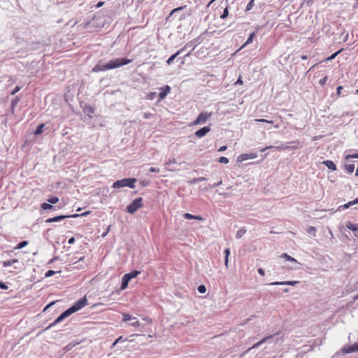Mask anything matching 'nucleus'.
<instances>
[{
	"label": "nucleus",
	"mask_w": 358,
	"mask_h": 358,
	"mask_svg": "<svg viewBox=\"0 0 358 358\" xmlns=\"http://www.w3.org/2000/svg\"><path fill=\"white\" fill-rule=\"evenodd\" d=\"M87 305V299L84 296L77 301L72 306L63 312L53 322L50 324L44 331L48 330L55 326L57 324L61 322L63 320L70 316L71 314L80 310L83 307Z\"/></svg>",
	"instance_id": "nucleus-1"
},
{
	"label": "nucleus",
	"mask_w": 358,
	"mask_h": 358,
	"mask_svg": "<svg viewBox=\"0 0 358 358\" xmlns=\"http://www.w3.org/2000/svg\"><path fill=\"white\" fill-rule=\"evenodd\" d=\"M132 62L131 59L127 58H117L109 61L106 64H103L99 61L92 69V72L106 71L108 70L121 67L124 65L128 64Z\"/></svg>",
	"instance_id": "nucleus-2"
},
{
	"label": "nucleus",
	"mask_w": 358,
	"mask_h": 358,
	"mask_svg": "<svg viewBox=\"0 0 358 358\" xmlns=\"http://www.w3.org/2000/svg\"><path fill=\"white\" fill-rule=\"evenodd\" d=\"M136 181L137 180L136 178H124L113 182V187L118 189L124 187H129L133 189L135 187V183Z\"/></svg>",
	"instance_id": "nucleus-3"
},
{
	"label": "nucleus",
	"mask_w": 358,
	"mask_h": 358,
	"mask_svg": "<svg viewBox=\"0 0 358 358\" xmlns=\"http://www.w3.org/2000/svg\"><path fill=\"white\" fill-rule=\"evenodd\" d=\"M143 206V199L141 197L135 199L130 204L127 206V210L130 214L134 213L138 209Z\"/></svg>",
	"instance_id": "nucleus-4"
},
{
	"label": "nucleus",
	"mask_w": 358,
	"mask_h": 358,
	"mask_svg": "<svg viewBox=\"0 0 358 358\" xmlns=\"http://www.w3.org/2000/svg\"><path fill=\"white\" fill-rule=\"evenodd\" d=\"M88 214L87 212L86 213H84L81 215H79V214H73V215H58V216H55V217H51V218H48V220H45V222L47 223H51V222H59V221H62L66 218H68V217H78L79 216H83V215H85Z\"/></svg>",
	"instance_id": "nucleus-5"
},
{
	"label": "nucleus",
	"mask_w": 358,
	"mask_h": 358,
	"mask_svg": "<svg viewBox=\"0 0 358 358\" xmlns=\"http://www.w3.org/2000/svg\"><path fill=\"white\" fill-rule=\"evenodd\" d=\"M211 113L204 112L201 113L198 117L196 118V120L193 122V124L198 125V124H202L206 122V121L210 118L211 116Z\"/></svg>",
	"instance_id": "nucleus-6"
},
{
	"label": "nucleus",
	"mask_w": 358,
	"mask_h": 358,
	"mask_svg": "<svg viewBox=\"0 0 358 358\" xmlns=\"http://www.w3.org/2000/svg\"><path fill=\"white\" fill-rule=\"evenodd\" d=\"M160 92L159 94V101H162L165 99L167 94L171 91V87L169 85H165L164 87H160Z\"/></svg>",
	"instance_id": "nucleus-7"
},
{
	"label": "nucleus",
	"mask_w": 358,
	"mask_h": 358,
	"mask_svg": "<svg viewBox=\"0 0 358 358\" xmlns=\"http://www.w3.org/2000/svg\"><path fill=\"white\" fill-rule=\"evenodd\" d=\"M257 155L253 152L241 154L238 157V162H243L248 159H255Z\"/></svg>",
	"instance_id": "nucleus-8"
},
{
	"label": "nucleus",
	"mask_w": 358,
	"mask_h": 358,
	"mask_svg": "<svg viewBox=\"0 0 358 358\" xmlns=\"http://www.w3.org/2000/svg\"><path fill=\"white\" fill-rule=\"evenodd\" d=\"M210 131L209 126L203 127L195 132V136L198 138H202Z\"/></svg>",
	"instance_id": "nucleus-9"
},
{
	"label": "nucleus",
	"mask_w": 358,
	"mask_h": 358,
	"mask_svg": "<svg viewBox=\"0 0 358 358\" xmlns=\"http://www.w3.org/2000/svg\"><path fill=\"white\" fill-rule=\"evenodd\" d=\"M299 283V281H278V282H273L268 284V285H296Z\"/></svg>",
	"instance_id": "nucleus-10"
},
{
	"label": "nucleus",
	"mask_w": 358,
	"mask_h": 358,
	"mask_svg": "<svg viewBox=\"0 0 358 358\" xmlns=\"http://www.w3.org/2000/svg\"><path fill=\"white\" fill-rule=\"evenodd\" d=\"M343 350L345 353L358 352V343L349 345L348 347H345Z\"/></svg>",
	"instance_id": "nucleus-11"
},
{
	"label": "nucleus",
	"mask_w": 358,
	"mask_h": 358,
	"mask_svg": "<svg viewBox=\"0 0 358 358\" xmlns=\"http://www.w3.org/2000/svg\"><path fill=\"white\" fill-rule=\"evenodd\" d=\"M346 227L348 229L353 231L355 232V236L358 238V224H352L351 222H348L346 224Z\"/></svg>",
	"instance_id": "nucleus-12"
},
{
	"label": "nucleus",
	"mask_w": 358,
	"mask_h": 358,
	"mask_svg": "<svg viewBox=\"0 0 358 358\" xmlns=\"http://www.w3.org/2000/svg\"><path fill=\"white\" fill-rule=\"evenodd\" d=\"M183 217L186 220H197L199 221L203 220V218L199 215H194L190 213H186L183 215Z\"/></svg>",
	"instance_id": "nucleus-13"
},
{
	"label": "nucleus",
	"mask_w": 358,
	"mask_h": 358,
	"mask_svg": "<svg viewBox=\"0 0 358 358\" xmlns=\"http://www.w3.org/2000/svg\"><path fill=\"white\" fill-rule=\"evenodd\" d=\"M182 52V50H179L178 51H177L175 54H173V55H171L166 61V64L168 65H171L174 59L180 55Z\"/></svg>",
	"instance_id": "nucleus-14"
},
{
	"label": "nucleus",
	"mask_w": 358,
	"mask_h": 358,
	"mask_svg": "<svg viewBox=\"0 0 358 358\" xmlns=\"http://www.w3.org/2000/svg\"><path fill=\"white\" fill-rule=\"evenodd\" d=\"M323 164L330 170H332V171L336 170V166L332 161L326 160V161L323 162Z\"/></svg>",
	"instance_id": "nucleus-15"
},
{
	"label": "nucleus",
	"mask_w": 358,
	"mask_h": 358,
	"mask_svg": "<svg viewBox=\"0 0 358 358\" xmlns=\"http://www.w3.org/2000/svg\"><path fill=\"white\" fill-rule=\"evenodd\" d=\"M140 273V271H132L130 273H126L124 275L130 280L132 278H136L138 274Z\"/></svg>",
	"instance_id": "nucleus-16"
},
{
	"label": "nucleus",
	"mask_w": 358,
	"mask_h": 358,
	"mask_svg": "<svg viewBox=\"0 0 358 358\" xmlns=\"http://www.w3.org/2000/svg\"><path fill=\"white\" fill-rule=\"evenodd\" d=\"M17 262H18V260L17 259H13L10 260L3 261L2 262V264L3 267H8Z\"/></svg>",
	"instance_id": "nucleus-17"
},
{
	"label": "nucleus",
	"mask_w": 358,
	"mask_h": 358,
	"mask_svg": "<svg viewBox=\"0 0 358 358\" xmlns=\"http://www.w3.org/2000/svg\"><path fill=\"white\" fill-rule=\"evenodd\" d=\"M280 257L284 258L286 261H289V262H294L296 264H299V262L294 258H293L292 257L289 256L287 253H283L280 256Z\"/></svg>",
	"instance_id": "nucleus-18"
},
{
	"label": "nucleus",
	"mask_w": 358,
	"mask_h": 358,
	"mask_svg": "<svg viewBox=\"0 0 358 358\" xmlns=\"http://www.w3.org/2000/svg\"><path fill=\"white\" fill-rule=\"evenodd\" d=\"M129 282V280L128 279H127V278L124 275H123V277L122 278L120 289L121 290L125 289L128 286Z\"/></svg>",
	"instance_id": "nucleus-19"
},
{
	"label": "nucleus",
	"mask_w": 358,
	"mask_h": 358,
	"mask_svg": "<svg viewBox=\"0 0 358 358\" xmlns=\"http://www.w3.org/2000/svg\"><path fill=\"white\" fill-rule=\"evenodd\" d=\"M196 41H191L189 42H188L185 46H184V48H191V51L193 50L195 47L196 46Z\"/></svg>",
	"instance_id": "nucleus-20"
},
{
	"label": "nucleus",
	"mask_w": 358,
	"mask_h": 358,
	"mask_svg": "<svg viewBox=\"0 0 358 358\" xmlns=\"http://www.w3.org/2000/svg\"><path fill=\"white\" fill-rule=\"evenodd\" d=\"M78 344H79L78 342H71L64 348V350L68 352Z\"/></svg>",
	"instance_id": "nucleus-21"
},
{
	"label": "nucleus",
	"mask_w": 358,
	"mask_h": 358,
	"mask_svg": "<svg viewBox=\"0 0 358 358\" xmlns=\"http://www.w3.org/2000/svg\"><path fill=\"white\" fill-rule=\"evenodd\" d=\"M255 36V32H253L252 33L249 37L248 38L247 41H245V43L243 45V46L241 47L242 48H244L245 47L246 45H248V44L251 43L253 41V38Z\"/></svg>",
	"instance_id": "nucleus-22"
},
{
	"label": "nucleus",
	"mask_w": 358,
	"mask_h": 358,
	"mask_svg": "<svg viewBox=\"0 0 358 358\" xmlns=\"http://www.w3.org/2000/svg\"><path fill=\"white\" fill-rule=\"evenodd\" d=\"M246 233V229L244 228H242L239 229L236 234V238H241Z\"/></svg>",
	"instance_id": "nucleus-23"
},
{
	"label": "nucleus",
	"mask_w": 358,
	"mask_h": 358,
	"mask_svg": "<svg viewBox=\"0 0 358 358\" xmlns=\"http://www.w3.org/2000/svg\"><path fill=\"white\" fill-rule=\"evenodd\" d=\"M43 128H44V124H39L37 127L36 131H34V134L35 135L41 134L43 131Z\"/></svg>",
	"instance_id": "nucleus-24"
},
{
	"label": "nucleus",
	"mask_w": 358,
	"mask_h": 358,
	"mask_svg": "<svg viewBox=\"0 0 358 358\" xmlns=\"http://www.w3.org/2000/svg\"><path fill=\"white\" fill-rule=\"evenodd\" d=\"M345 169L346 171L349 173H353L355 170V165L354 164H346L345 166Z\"/></svg>",
	"instance_id": "nucleus-25"
},
{
	"label": "nucleus",
	"mask_w": 358,
	"mask_h": 358,
	"mask_svg": "<svg viewBox=\"0 0 358 358\" xmlns=\"http://www.w3.org/2000/svg\"><path fill=\"white\" fill-rule=\"evenodd\" d=\"M134 317H132L129 313H122V321L123 322H127L129 320H132Z\"/></svg>",
	"instance_id": "nucleus-26"
},
{
	"label": "nucleus",
	"mask_w": 358,
	"mask_h": 358,
	"mask_svg": "<svg viewBox=\"0 0 358 358\" xmlns=\"http://www.w3.org/2000/svg\"><path fill=\"white\" fill-rule=\"evenodd\" d=\"M28 245V241H23L20 243H19L17 246L15 248V249H22L24 247L27 246Z\"/></svg>",
	"instance_id": "nucleus-27"
},
{
	"label": "nucleus",
	"mask_w": 358,
	"mask_h": 358,
	"mask_svg": "<svg viewBox=\"0 0 358 358\" xmlns=\"http://www.w3.org/2000/svg\"><path fill=\"white\" fill-rule=\"evenodd\" d=\"M271 337L270 336H268V337H266L264 338H263L262 340H261L260 341H259L258 343H255V345H253V346L251 348H257V347L260 346L262 344H263L267 339L270 338Z\"/></svg>",
	"instance_id": "nucleus-28"
},
{
	"label": "nucleus",
	"mask_w": 358,
	"mask_h": 358,
	"mask_svg": "<svg viewBox=\"0 0 358 358\" xmlns=\"http://www.w3.org/2000/svg\"><path fill=\"white\" fill-rule=\"evenodd\" d=\"M289 148H290L289 146L285 145L284 144H281V145H278V146H274V148H275L278 151L285 150H287V149H288Z\"/></svg>",
	"instance_id": "nucleus-29"
},
{
	"label": "nucleus",
	"mask_w": 358,
	"mask_h": 358,
	"mask_svg": "<svg viewBox=\"0 0 358 358\" xmlns=\"http://www.w3.org/2000/svg\"><path fill=\"white\" fill-rule=\"evenodd\" d=\"M43 210H50L53 208V206L50 203H43L41 206Z\"/></svg>",
	"instance_id": "nucleus-30"
},
{
	"label": "nucleus",
	"mask_w": 358,
	"mask_h": 358,
	"mask_svg": "<svg viewBox=\"0 0 358 358\" xmlns=\"http://www.w3.org/2000/svg\"><path fill=\"white\" fill-rule=\"evenodd\" d=\"M48 201L50 204H55L59 201V198L57 196H52L50 199H48Z\"/></svg>",
	"instance_id": "nucleus-31"
},
{
	"label": "nucleus",
	"mask_w": 358,
	"mask_h": 358,
	"mask_svg": "<svg viewBox=\"0 0 358 358\" xmlns=\"http://www.w3.org/2000/svg\"><path fill=\"white\" fill-rule=\"evenodd\" d=\"M131 321L132 322L130 323L131 326H132V327H139L140 326V322L137 320L136 317H134Z\"/></svg>",
	"instance_id": "nucleus-32"
},
{
	"label": "nucleus",
	"mask_w": 358,
	"mask_h": 358,
	"mask_svg": "<svg viewBox=\"0 0 358 358\" xmlns=\"http://www.w3.org/2000/svg\"><path fill=\"white\" fill-rule=\"evenodd\" d=\"M353 205H355V203H354V202L352 201H349L348 203H345V204H344L343 206H341L339 207V209H341V208L346 209V208H348L352 206Z\"/></svg>",
	"instance_id": "nucleus-33"
},
{
	"label": "nucleus",
	"mask_w": 358,
	"mask_h": 358,
	"mask_svg": "<svg viewBox=\"0 0 358 358\" xmlns=\"http://www.w3.org/2000/svg\"><path fill=\"white\" fill-rule=\"evenodd\" d=\"M343 50L341 49L335 53L332 54L330 57H327L324 61H330L334 59Z\"/></svg>",
	"instance_id": "nucleus-34"
},
{
	"label": "nucleus",
	"mask_w": 358,
	"mask_h": 358,
	"mask_svg": "<svg viewBox=\"0 0 358 358\" xmlns=\"http://www.w3.org/2000/svg\"><path fill=\"white\" fill-rule=\"evenodd\" d=\"M61 273V271H55L53 270H49L45 274V278H49V277H51L55 273Z\"/></svg>",
	"instance_id": "nucleus-35"
},
{
	"label": "nucleus",
	"mask_w": 358,
	"mask_h": 358,
	"mask_svg": "<svg viewBox=\"0 0 358 358\" xmlns=\"http://www.w3.org/2000/svg\"><path fill=\"white\" fill-rule=\"evenodd\" d=\"M204 180H206V178H204V177L195 178L192 180L191 182L192 184H196V183H198V182H202Z\"/></svg>",
	"instance_id": "nucleus-36"
},
{
	"label": "nucleus",
	"mask_w": 358,
	"mask_h": 358,
	"mask_svg": "<svg viewBox=\"0 0 358 358\" xmlns=\"http://www.w3.org/2000/svg\"><path fill=\"white\" fill-rule=\"evenodd\" d=\"M307 232L313 236L316 234V229L314 227H310L307 230Z\"/></svg>",
	"instance_id": "nucleus-37"
},
{
	"label": "nucleus",
	"mask_w": 358,
	"mask_h": 358,
	"mask_svg": "<svg viewBox=\"0 0 358 358\" xmlns=\"http://www.w3.org/2000/svg\"><path fill=\"white\" fill-rule=\"evenodd\" d=\"M217 161L220 162V163H222V164H228L229 163V159L225 157H220Z\"/></svg>",
	"instance_id": "nucleus-38"
},
{
	"label": "nucleus",
	"mask_w": 358,
	"mask_h": 358,
	"mask_svg": "<svg viewBox=\"0 0 358 358\" xmlns=\"http://www.w3.org/2000/svg\"><path fill=\"white\" fill-rule=\"evenodd\" d=\"M197 289H198V292L201 294H204L206 291V288L205 285H199Z\"/></svg>",
	"instance_id": "nucleus-39"
},
{
	"label": "nucleus",
	"mask_w": 358,
	"mask_h": 358,
	"mask_svg": "<svg viewBox=\"0 0 358 358\" xmlns=\"http://www.w3.org/2000/svg\"><path fill=\"white\" fill-rule=\"evenodd\" d=\"M352 158L358 159V152L355 153V154L348 155L345 156V159H347V160H349L350 159H352Z\"/></svg>",
	"instance_id": "nucleus-40"
},
{
	"label": "nucleus",
	"mask_w": 358,
	"mask_h": 358,
	"mask_svg": "<svg viewBox=\"0 0 358 358\" xmlns=\"http://www.w3.org/2000/svg\"><path fill=\"white\" fill-rule=\"evenodd\" d=\"M229 15V10H228V8L226 7L222 14V15L220 16V17L222 19H225L227 16Z\"/></svg>",
	"instance_id": "nucleus-41"
},
{
	"label": "nucleus",
	"mask_w": 358,
	"mask_h": 358,
	"mask_svg": "<svg viewBox=\"0 0 358 358\" xmlns=\"http://www.w3.org/2000/svg\"><path fill=\"white\" fill-rule=\"evenodd\" d=\"M255 121L259 122H266L269 124H273V122L272 120H267L266 119H255Z\"/></svg>",
	"instance_id": "nucleus-42"
},
{
	"label": "nucleus",
	"mask_w": 358,
	"mask_h": 358,
	"mask_svg": "<svg viewBox=\"0 0 358 358\" xmlns=\"http://www.w3.org/2000/svg\"><path fill=\"white\" fill-rule=\"evenodd\" d=\"M127 338H124L122 336H120L119 338H117L115 341V344H117L120 342H125L127 341Z\"/></svg>",
	"instance_id": "nucleus-43"
},
{
	"label": "nucleus",
	"mask_w": 358,
	"mask_h": 358,
	"mask_svg": "<svg viewBox=\"0 0 358 358\" xmlns=\"http://www.w3.org/2000/svg\"><path fill=\"white\" fill-rule=\"evenodd\" d=\"M328 76H324L323 78L320 79L319 83L320 85L323 86L327 81Z\"/></svg>",
	"instance_id": "nucleus-44"
},
{
	"label": "nucleus",
	"mask_w": 358,
	"mask_h": 358,
	"mask_svg": "<svg viewBox=\"0 0 358 358\" xmlns=\"http://www.w3.org/2000/svg\"><path fill=\"white\" fill-rule=\"evenodd\" d=\"M184 6H180V7H178V8H174L171 10L170 15H173V13H176V12H178L182 9H184Z\"/></svg>",
	"instance_id": "nucleus-45"
},
{
	"label": "nucleus",
	"mask_w": 358,
	"mask_h": 358,
	"mask_svg": "<svg viewBox=\"0 0 358 358\" xmlns=\"http://www.w3.org/2000/svg\"><path fill=\"white\" fill-rule=\"evenodd\" d=\"M157 95V92H150L148 94V98L150 99V100H153L155 97V96Z\"/></svg>",
	"instance_id": "nucleus-46"
},
{
	"label": "nucleus",
	"mask_w": 358,
	"mask_h": 358,
	"mask_svg": "<svg viewBox=\"0 0 358 358\" xmlns=\"http://www.w3.org/2000/svg\"><path fill=\"white\" fill-rule=\"evenodd\" d=\"M0 289H8V287L3 282L0 281Z\"/></svg>",
	"instance_id": "nucleus-47"
},
{
	"label": "nucleus",
	"mask_w": 358,
	"mask_h": 358,
	"mask_svg": "<svg viewBox=\"0 0 358 358\" xmlns=\"http://www.w3.org/2000/svg\"><path fill=\"white\" fill-rule=\"evenodd\" d=\"M149 172H150V173H159V169H157V168H155V167H151V168L149 169Z\"/></svg>",
	"instance_id": "nucleus-48"
},
{
	"label": "nucleus",
	"mask_w": 358,
	"mask_h": 358,
	"mask_svg": "<svg viewBox=\"0 0 358 358\" xmlns=\"http://www.w3.org/2000/svg\"><path fill=\"white\" fill-rule=\"evenodd\" d=\"M20 90V87L16 86L10 92L12 95L15 94Z\"/></svg>",
	"instance_id": "nucleus-49"
},
{
	"label": "nucleus",
	"mask_w": 358,
	"mask_h": 358,
	"mask_svg": "<svg viewBox=\"0 0 358 358\" xmlns=\"http://www.w3.org/2000/svg\"><path fill=\"white\" fill-rule=\"evenodd\" d=\"M222 184V180H220L219 182H215V183H214L213 185H212L210 186V188H212V189H213V188H215V187H217V186L221 185Z\"/></svg>",
	"instance_id": "nucleus-50"
},
{
	"label": "nucleus",
	"mask_w": 358,
	"mask_h": 358,
	"mask_svg": "<svg viewBox=\"0 0 358 358\" xmlns=\"http://www.w3.org/2000/svg\"><path fill=\"white\" fill-rule=\"evenodd\" d=\"M257 272L258 273L262 275V276H264L265 275V271L263 268H259L258 270H257Z\"/></svg>",
	"instance_id": "nucleus-51"
},
{
	"label": "nucleus",
	"mask_w": 358,
	"mask_h": 358,
	"mask_svg": "<svg viewBox=\"0 0 358 358\" xmlns=\"http://www.w3.org/2000/svg\"><path fill=\"white\" fill-rule=\"evenodd\" d=\"M272 148H274V146H272V145L267 146V147H265V148H264L261 149V150H260V152H265L266 150H269V149H272Z\"/></svg>",
	"instance_id": "nucleus-52"
},
{
	"label": "nucleus",
	"mask_w": 358,
	"mask_h": 358,
	"mask_svg": "<svg viewBox=\"0 0 358 358\" xmlns=\"http://www.w3.org/2000/svg\"><path fill=\"white\" fill-rule=\"evenodd\" d=\"M152 116V115L151 113H144V114H143V117H144L145 119H149V118H150Z\"/></svg>",
	"instance_id": "nucleus-53"
},
{
	"label": "nucleus",
	"mask_w": 358,
	"mask_h": 358,
	"mask_svg": "<svg viewBox=\"0 0 358 358\" xmlns=\"http://www.w3.org/2000/svg\"><path fill=\"white\" fill-rule=\"evenodd\" d=\"M18 103V100L17 99H15V100H13L12 102H11V108L12 109H13L15 108V106Z\"/></svg>",
	"instance_id": "nucleus-54"
},
{
	"label": "nucleus",
	"mask_w": 358,
	"mask_h": 358,
	"mask_svg": "<svg viewBox=\"0 0 358 358\" xmlns=\"http://www.w3.org/2000/svg\"><path fill=\"white\" fill-rule=\"evenodd\" d=\"M342 90H343V87L342 86L337 87V88H336V94H337V95L339 96L341 94V92Z\"/></svg>",
	"instance_id": "nucleus-55"
},
{
	"label": "nucleus",
	"mask_w": 358,
	"mask_h": 358,
	"mask_svg": "<svg viewBox=\"0 0 358 358\" xmlns=\"http://www.w3.org/2000/svg\"><path fill=\"white\" fill-rule=\"evenodd\" d=\"M224 256L225 257H229V255H230V250L229 248H227L224 250Z\"/></svg>",
	"instance_id": "nucleus-56"
},
{
	"label": "nucleus",
	"mask_w": 358,
	"mask_h": 358,
	"mask_svg": "<svg viewBox=\"0 0 358 358\" xmlns=\"http://www.w3.org/2000/svg\"><path fill=\"white\" fill-rule=\"evenodd\" d=\"M171 164H176V161L175 159L169 160V162H166V166H170Z\"/></svg>",
	"instance_id": "nucleus-57"
},
{
	"label": "nucleus",
	"mask_w": 358,
	"mask_h": 358,
	"mask_svg": "<svg viewBox=\"0 0 358 358\" xmlns=\"http://www.w3.org/2000/svg\"><path fill=\"white\" fill-rule=\"evenodd\" d=\"M75 243V238L73 237H71L69 239L68 243L70 245H72Z\"/></svg>",
	"instance_id": "nucleus-58"
},
{
	"label": "nucleus",
	"mask_w": 358,
	"mask_h": 358,
	"mask_svg": "<svg viewBox=\"0 0 358 358\" xmlns=\"http://www.w3.org/2000/svg\"><path fill=\"white\" fill-rule=\"evenodd\" d=\"M227 150V146L226 145H223V146H221L219 149H218V152H224Z\"/></svg>",
	"instance_id": "nucleus-59"
},
{
	"label": "nucleus",
	"mask_w": 358,
	"mask_h": 358,
	"mask_svg": "<svg viewBox=\"0 0 358 358\" xmlns=\"http://www.w3.org/2000/svg\"><path fill=\"white\" fill-rule=\"evenodd\" d=\"M54 303H55V302H54V301H52V302L50 303L48 305H47V306L45 307V308H44L43 311H45L48 308H50L52 305H53Z\"/></svg>",
	"instance_id": "nucleus-60"
},
{
	"label": "nucleus",
	"mask_w": 358,
	"mask_h": 358,
	"mask_svg": "<svg viewBox=\"0 0 358 358\" xmlns=\"http://www.w3.org/2000/svg\"><path fill=\"white\" fill-rule=\"evenodd\" d=\"M229 263V257H224V264L227 267H228Z\"/></svg>",
	"instance_id": "nucleus-61"
},
{
	"label": "nucleus",
	"mask_w": 358,
	"mask_h": 358,
	"mask_svg": "<svg viewBox=\"0 0 358 358\" xmlns=\"http://www.w3.org/2000/svg\"><path fill=\"white\" fill-rule=\"evenodd\" d=\"M104 4V2L103 1H99L96 5V7L98 8H100Z\"/></svg>",
	"instance_id": "nucleus-62"
},
{
	"label": "nucleus",
	"mask_w": 358,
	"mask_h": 358,
	"mask_svg": "<svg viewBox=\"0 0 358 358\" xmlns=\"http://www.w3.org/2000/svg\"><path fill=\"white\" fill-rule=\"evenodd\" d=\"M236 85H242L243 84V81L241 78V77L237 80V81L235 83Z\"/></svg>",
	"instance_id": "nucleus-63"
},
{
	"label": "nucleus",
	"mask_w": 358,
	"mask_h": 358,
	"mask_svg": "<svg viewBox=\"0 0 358 358\" xmlns=\"http://www.w3.org/2000/svg\"><path fill=\"white\" fill-rule=\"evenodd\" d=\"M252 2H253V0H251V1L249 2V3L248 4V6H247V8H248V10H249V9H250V6H252Z\"/></svg>",
	"instance_id": "nucleus-64"
}]
</instances>
